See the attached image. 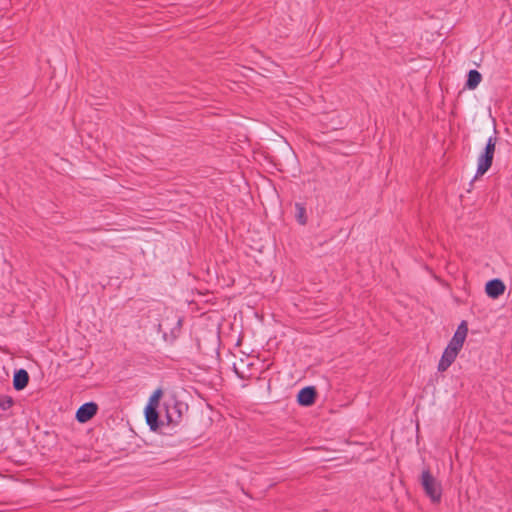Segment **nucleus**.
I'll return each mask as SVG.
<instances>
[{"instance_id": "1", "label": "nucleus", "mask_w": 512, "mask_h": 512, "mask_svg": "<svg viewBox=\"0 0 512 512\" xmlns=\"http://www.w3.org/2000/svg\"><path fill=\"white\" fill-rule=\"evenodd\" d=\"M420 483L425 494L432 502H439L442 495V487L440 482L431 474L429 469H424L421 473Z\"/></svg>"}, {"instance_id": "2", "label": "nucleus", "mask_w": 512, "mask_h": 512, "mask_svg": "<svg viewBox=\"0 0 512 512\" xmlns=\"http://www.w3.org/2000/svg\"><path fill=\"white\" fill-rule=\"evenodd\" d=\"M497 144L496 137H489L484 152L479 155L477 160L476 176L484 175L492 165L495 148Z\"/></svg>"}, {"instance_id": "3", "label": "nucleus", "mask_w": 512, "mask_h": 512, "mask_svg": "<svg viewBox=\"0 0 512 512\" xmlns=\"http://www.w3.org/2000/svg\"><path fill=\"white\" fill-rule=\"evenodd\" d=\"M467 333H468V327H467L466 322L463 321L458 326V328H457L456 332L454 333L452 339L450 340L447 348L452 349L453 351L459 353L463 347V344L467 337Z\"/></svg>"}, {"instance_id": "4", "label": "nucleus", "mask_w": 512, "mask_h": 512, "mask_svg": "<svg viewBox=\"0 0 512 512\" xmlns=\"http://www.w3.org/2000/svg\"><path fill=\"white\" fill-rule=\"evenodd\" d=\"M98 406L94 402H88L79 407L76 412V419L80 423H86L97 413Z\"/></svg>"}, {"instance_id": "5", "label": "nucleus", "mask_w": 512, "mask_h": 512, "mask_svg": "<svg viewBox=\"0 0 512 512\" xmlns=\"http://www.w3.org/2000/svg\"><path fill=\"white\" fill-rule=\"evenodd\" d=\"M505 288V284L502 280L493 279L486 283L485 292L490 298L497 299L505 292Z\"/></svg>"}, {"instance_id": "6", "label": "nucleus", "mask_w": 512, "mask_h": 512, "mask_svg": "<svg viewBox=\"0 0 512 512\" xmlns=\"http://www.w3.org/2000/svg\"><path fill=\"white\" fill-rule=\"evenodd\" d=\"M316 390L314 387H305L301 389L297 395L299 404L310 406L315 402Z\"/></svg>"}, {"instance_id": "7", "label": "nucleus", "mask_w": 512, "mask_h": 512, "mask_svg": "<svg viewBox=\"0 0 512 512\" xmlns=\"http://www.w3.org/2000/svg\"><path fill=\"white\" fill-rule=\"evenodd\" d=\"M458 353L446 347L438 364V371H446L455 361Z\"/></svg>"}, {"instance_id": "8", "label": "nucleus", "mask_w": 512, "mask_h": 512, "mask_svg": "<svg viewBox=\"0 0 512 512\" xmlns=\"http://www.w3.org/2000/svg\"><path fill=\"white\" fill-rule=\"evenodd\" d=\"M29 381V375L28 372L24 369H20L15 372L14 378H13V386L16 390H22L24 389Z\"/></svg>"}, {"instance_id": "9", "label": "nucleus", "mask_w": 512, "mask_h": 512, "mask_svg": "<svg viewBox=\"0 0 512 512\" xmlns=\"http://www.w3.org/2000/svg\"><path fill=\"white\" fill-rule=\"evenodd\" d=\"M183 405L180 403L175 404L171 408H167V420L169 424H178L182 417Z\"/></svg>"}, {"instance_id": "10", "label": "nucleus", "mask_w": 512, "mask_h": 512, "mask_svg": "<svg viewBox=\"0 0 512 512\" xmlns=\"http://www.w3.org/2000/svg\"><path fill=\"white\" fill-rule=\"evenodd\" d=\"M145 417L147 424L152 430L158 428V412L156 407L146 406Z\"/></svg>"}, {"instance_id": "11", "label": "nucleus", "mask_w": 512, "mask_h": 512, "mask_svg": "<svg viewBox=\"0 0 512 512\" xmlns=\"http://www.w3.org/2000/svg\"><path fill=\"white\" fill-rule=\"evenodd\" d=\"M482 76L477 70H470L468 73V79L466 82V87L468 89H475L481 82Z\"/></svg>"}, {"instance_id": "12", "label": "nucleus", "mask_w": 512, "mask_h": 512, "mask_svg": "<svg viewBox=\"0 0 512 512\" xmlns=\"http://www.w3.org/2000/svg\"><path fill=\"white\" fill-rule=\"evenodd\" d=\"M162 395H163V392L161 389L155 390L153 392V394L150 396L147 406L158 408Z\"/></svg>"}, {"instance_id": "13", "label": "nucleus", "mask_w": 512, "mask_h": 512, "mask_svg": "<svg viewBox=\"0 0 512 512\" xmlns=\"http://www.w3.org/2000/svg\"><path fill=\"white\" fill-rule=\"evenodd\" d=\"M296 210H297L296 218H297L298 222L302 225H305L307 222L305 208L301 204H296Z\"/></svg>"}, {"instance_id": "14", "label": "nucleus", "mask_w": 512, "mask_h": 512, "mask_svg": "<svg viewBox=\"0 0 512 512\" xmlns=\"http://www.w3.org/2000/svg\"><path fill=\"white\" fill-rule=\"evenodd\" d=\"M13 404V401L9 397H4L0 400V406L3 410L9 409Z\"/></svg>"}]
</instances>
